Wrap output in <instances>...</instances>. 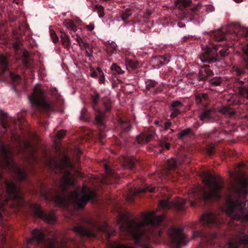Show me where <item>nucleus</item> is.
Wrapping results in <instances>:
<instances>
[{
	"label": "nucleus",
	"instance_id": "nucleus-1",
	"mask_svg": "<svg viewBox=\"0 0 248 248\" xmlns=\"http://www.w3.org/2000/svg\"><path fill=\"white\" fill-rule=\"evenodd\" d=\"M210 35L217 42H221L228 39L240 40V45L243 51V55L239 63L232 66V71L234 76L239 78L233 79L234 87L237 89L240 95L248 99V90L244 86V81L240 78L248 75V31L247 29L240 26L238 23H232L229 27L211 31Z\"/></svg>",
	"mask_w": 248,
	"mask_h": 248
},
{
	"label": "nucleus",
	"instance_id": "nucleus-2",
	"mask_svg": "<svg viewBox=\"0 0 248 248\" xmlns=\"http://www.w3.org/2000/svg\"><path fill=\"white\" fill-rule=\"evenodd\" d=\"M165 217L163 215L156 216L154 212L143 215L142 220L137 222L135 220H125L122 221L119 229L125 238H131L135 243L141 248H151L149 245L151 236L153 231L147 230V227L159 226L163 221ZM112 248H136L132 246L115 242Z\"/></svg>",
	"mask_w": 248,
	"mask_h": 248
},
{
	"label": "nucleus",
	"instance_id": "nucleus-3",
	"mask_svg": "<svg viewBox=\"0 0 248 248\" xmlns=\"http://www.w3.org/2000/svg\"><path fill=\"white\" fill-rule=\"evenodd\" d=\"M203 182L209 190L198 187L194 191V200H189L191 206H201L202 202L207 204L210 201L219 202L222 198L221 191L224 186L223 179L220 176L213 175L209 171L202 173Z\"/></svg>",
	"mask_w": 248,
	"mask_h": 248
},
{
	"label": "nucleus",
	"instance_id": "nucleus-4",
	"mask_svg": "<svg viewBox=\"0 0 248 248\" xmlns=\"http://www.w3.org/2000/svg\"><path fill=\"white\" fill-rule=\"evenodd\" d=\"M248 178L245 177L241 178L239 181V187L236 188L238 196V199L233 200L230 197H228L226 202L227 213L235 219L243 217L245 220L248 222V213H245L246 204L240 200V198L246 196L248 194Z\"/></svg>",
	"mask_w": 248,
	"mask_h": 248
},
{
	"label": "nucleus",
	"instance_id": "nucleus-5",
	"mask_svg": "<svg viewBox=\"0 0 248 248\" xmlns=\"http://www.w3.org/2000/svg\"><path fill=\"white\" fill-rule=\"evenodd\" d=\"M3 169L7 170L19 181L27 178L26 169L22 168L17 164L13 159V153L10 145L6 146L0 140V170Z\"/></svg>",
	"mask_w": 248,
	"mask_h": 248
},
{
	"label": "nucleus",
	"instance_id": "nucleus-6",
	"mask_svg": "<svg viewBox=\"0 0 248 248\" xmlns=\"http://www.w3.org/2000/svg\"><path fill=\"white\" fill-rule=\"evenodd\" d=\"M23 200L20 188L12 181H9L0 173V211L3 210L4 205L10 201L14 204L19 205ZM3 216L0 212V222Z\"/></svg>",
	"mask_w": 248,
	"mask_h": 248
},
{
	"label": "nucleus",
	"instance_id": "nucleus-7",
	"mask_svg": "<svg viewBox=\"0 0 248 248\" xmlns=\"http://www.w3.org/2000/svg\"><path fill=\"white\" fill-rule=\"evenodd\" d=\"M48 164L51 170L62 175L60 187L62 192H67V186L74 184L70 170L73 169L74 166L70 158L65 155L59 161L51 158Z\"/></svg>",
	"mask_w": 248,
	"mask_h": 248
},
{
	"label": "nucleus",
	"instance_id": "nucleus-8",
	"mask_svg": "<svg viewBox=\"0 0 248 248\" xmlns=\"http://www.w3.org/2000/svg\"><path fill=\"white\" fill-rule=\"evenodd\" d=\"M32 107L35 109L34 115L43 112L49 114L55 110L56 103L46 96L45 91L39 86H35L32 94L29 96Z\"/></svg>",
	"mask_w": 248,
	"mask_h": 248
},
{
	"label": "nucleus",
	"instance_id": "nucleus-9",
	"mask_svg": "<svg viewBox=\"0 0 248 248\" xmlns=\"http://www.w3.org/2000/svg\"><path fill=\"white\" fill-rule=\"evenodd\" d=\"M229 53L230 51L227 47H223L220 44H216L212 46H202V52L199 56L202 62L211 64L212 66L219 68L222 67L220 56L225 57Z\"/></svg>",
	"mask_w": 248,
	"mask_h": 248
},
{
	"label": "nucleus",
	"instance_id": "nucleus-10",
	"mask_svg": "<svg viewBox=\"0 0 248 248\" xmlns=\"http://www.w3.org/2000/svg\"><path fill=\"white\" fill-rule=\"evenodd\" d=\"M100 97L99 94L95 92L91 95V102L92 107L95 111V121L98 129V139L102 144H104L106 136V127L104 123L105 113L99 107Z\"/></svg>",
	"mask_w": 248,
	"mask_h": 248
},
{
	"label": "nucleus",
	"instance_id": "nucleus-11",
	"mask_svg": "<svg viewBox=\"0 0 248 248\" xmlns=\"http://www.w3.org/2000/svg\"><path fill=\"white\" fill-rule=\"evenodd\" d=\"M80 194L77 191L71 192L70 196L73 200L74 207L77 209H83L89 201H94L96 196V193L91 190L89 188L83 186Z\"/></svg>",
	"mask_w": 248,
	"mask_h": 248
},
{
	"label": "nucleus",
	"instance_id": "nucleus-12",
	"mask_svg": "<svg viewBox=\"0 0 248 248\" xmlns=\"http://www.w3.org/2000/svg\"><path fill=\"white\" fill-rule=\"evenodd\" d=\"M175 5L182 14L181 18L189 17L190 19L197 18L198 11L202 7L201 4H198L196 7H192L191 0H177Z\"/></svg>",
	"mask_w": 248,
	"mask_h": 248
},
{
	"label": "nucleus",
	"instance_id": "nucleus-13",
	"mask_svg": "<svg viewBox=\"0 0 248 248\" xmlns=\"http://www.w3.org/2000/svg\"><path fill=\"white\" fill-rule=\"evenodd\" d=\"M8 66L7 57L0 55V82L7 79L11 80L14 84H18L21 80L20 77L10 71Z\"/></svg>",
	"mask_w": 248,
	"mask_h": 248
},
{
	"label": "nucleus",
	"instance_id": "nucleus-14",
	"mask_svg": "<svg viewBox=\"0 0 248 248\" xmlns=\"http://www.w3.org/2000/svg\"><path fill=\"white\" fill-rule=\"evenodd\" d=\"M168 235L171 248H181L182 246L186 244L183 229L172 227L168 231Z\"/></svg>",
	"mask_w": 248,
	"mask_h": 248
},
{
	"label": "nucleus",
	"instance_id": "nucleus-15",
	"mask_svg": "<svg viewBox=\"0 0 248 248\" xmlns=\"http://www.w3.org/2000/svg\"><path fill=\"white\" fill-rule=\"evenodd\" d=\"M199 118L202 123H220L218 118L216 116V112L213 108H201L198 109Z\"/></svg>",
	"mask_w": 248,
	"mask_h": 248
},
{
	"label": "nucleus",
	"instance_id": "nucleus-16",
	"mask_svg": "<svg viewBox=\"0 0 248 248\" xmlns=\"http://www.w3.org/2000/svg\"><path fill=\"white\" fill-rule=\"evenodd\" d=\"M31 207L33 215L45 221L48 223L53 224L56 221V217L54 211L46 213L43 211L40 206L37 204H31Z\"/></svg>",
	"mask_w": 248,
	"mask_h": 248
},
{
	"label": "nucleus",
	"instance_id": "nucleus-17",
	"mask_svg": "<svg viewBox=\"0 0 248 248\" xmlns=\"http://www.w3.org/2000/svg\"><path fill=\"white\" fill-rule=\"evenodd\" d=\"M201 220L204 226L209 228L217 226L220 224L216 214L210 211L204 213L201 217Z\"/></svg>",
	"mask_w": 248,
	"mask_h": 248
},
{
	"label": "nucleus",
	"instance_id": "nucleus-18",
	"mask_svg": "<svg viewBox=\"0 0 248 248\" xmlns=\"http://www.w3.org/2000/svg\"><path fill=\"white\" fill-rule=\"evenodd\" d=\"M186 203V201L185 200H181L176 203H173L168 200H162L159 202V206L163 210H167L174 207L178 211L182 212L185 209Z\"/></svg>",
	"mask_w": 248,
	"mask_h": 248
},
{
	"label": "nucleus",
	"instance_id": "nucleus-19",
	"mask_svg": "<svg viewBox=\"0 0 248 248\" xmlns=\"http://www.w3.org/2000/svg\"><path fill=\"white\" fill-rule=\"evenodd\" d=\"M74 232L80 235L81 239L84 237H95V233L91 229L87 228L80 224H77L73 228Z\"/></svg>",
	"mask_w": 248,
	"mask_h": 248
},
{
	"label": "nucleus",
	"instance_id": "nucleus-20",
	"mask_svg": "<svg viewBox=\"0 0 248 248\" xmlns=\"http://www.w3.org/2000/svg\"><path fill=\"white\" fill-rule=\"evenodd\" d=\"M195 101L197 105L202 108L207 107L210 100L208 95L206 93H197L195 94Z\"/></svg>",
	"mask_w": 248,
	"mask_h": 248
},
{
	"label": "nucleus",
	"instance_id": "nucleus-21",
	"mask_svg": "<svg viewBox=\"0 0 248 248\" xmlns=\"http://www.w3.org/2000/svg\"><path fill=\"white\" fill-rule=\"evenodd\" d=\"M169 61L170 60L167 55H158L152 59L151 63L154 68L158 69L163 64L168 63Z\"/></svg>",
	"mask_w": 248,
	"mask_h": 248
},
{
	"label": "nucleus",
	"instance_id": "nucleus-22",
	"mask_svg": "<svg viewBox=\"0 0 248 248\" xmlns=\"http://www.w3.org/2000/svg\"><path fill=\"white\" fill-rule=\"evenodd\" d=\"M124 168L131 170H134L138 165H140V162L134 156L124 157Z\"/></svg>",
	"mask_w": 248,
	"mask_h": 248
},
{
	"label": "nucleus",
	"instance_id": "nucleus-23",
	"mask_svg": "<svg viewBox=\"0 0 248 248\" xmlns=\"http://www.w3.org/2000/svg\"><path fill=\"white\" fill-rule=\"evenodd\" d=\"M214 72L209 69L208 65H204L200 70L198 74V80L199 81H205L207 78L212 75Z\"/></svg>",
	"mask_w": 248,
	"mask_h": 248
},
{
	"label": "nucleus",
	"instance_id": "nucleus-24",
	"mask_svg": "<svg viewBox=\"0 0 248 248\" xmlns=\"http://www.w3.org/2000/svg\"><path fill=\"white\" fill-rule=\"evenodd\" d=\"M24 149L25 150H29L30 152V156L34 162H37V158L36 156V149L34 145H33L30 141L27 140H24L23 142Z\"/></svg>",
	"mask_w": 248,
	"mask_h": 248
},
{
	"label": "nucleus",
	"instance_id": "nucleus-25",
	"mask_svg": "<svg viewBox=\"0 0 248 248\" xmlns=\"http://www.w3.org/2000/svg\"><path fill=\"white\" fill-rule=\"evenodd\" d=\"M146 89L153 95H155L161 92L160 88L157 87V83L155 80H148L145 81Z\"/></svg>",
	"mask_w": 248,
	"mask_h": 248
},
{
	"label": "nucleus",
	"instance_id": "nucleus-26",
	"mask_svg": "<svg viewBox=\"0 0 248 248\" xmlns=\"http://www.w3.org/2000/svg\"><path fill=\"white\" fill-rule=\"evenodd\" d=\"M0 124L4 129H9L13 135V130L11 128L7 114L1 110H0Z\"/></svg>",
	"mask_w": 248,
	"mask_h": 248
},
{
	"label": "nucleus",
	"instance_id": "nucleus-27",
	"mask_svg": "<svg viewBox=\"0 0 248 248\" xmlns=\"http://www.w3.org/2000/svg\"><path fill=\"white\" fill-rule=\"evenodd\" d=\"M153 137L152 133H142L137 137V141L139 144H145L151 140Z\"/></svg>",
	"mask_w": 248,
	"mask_h": 248
},
{
	"label": "nucleus",
	"instance_id": "nucleus-28",
	"mask_svg": "<svg viewBox=\"0 0 248 248\" xmlns=\"http://www.w3.org/2000/svg\"><path fill=\"white\" fill-rule=\"evenodd\" d=\"M194 136V133L191 128H187L182 130L178 133V139L181 140H183L186 138H191Z\"/></svg>",
	"mask_w": 248,
	"mask_h": 248
},
{
	"label": "nucleus",
	"instance_id": "nucleus-29",
	"mask_svg": "<svg viewBox=\"0 0 248 248\" xmlns=\"http://www.w3.org/2000/svg\"><path fill=\"white\" fill-rule=\"evenodd\" d=\"M219 112L227 118H232L236 113V111L233 108L225 106L221 107L219 109Z\"/></svg>",
	"mask_w": 248,
	"mask_h": 248
},
{
	"label": "nucleus",
	"instance_id": "nucleus-30",
	"mask_svg": "<svg viewBox=\"0 0 248 248\" xmlns=\"http://www.w3.org/2000/svg\"><path fill=\"white\" fill-rule=\"evenodd\" d=\"M117 46L114 42L107 43L105 46V51L107 55L109 57H111L113 54H114L117 50Z\"/></svg>",
	"mask_w": 248,
	"mask_h": 248
},
{
	"label": "nucleus",
	"instance_id": "nucleus-31",
	"mask_svg": "<svg viewBox=\"0 0 248 248\" xmlns=\"http://www.w3.org/2000/svg\"><path fill=\"white\" fill-rule=\"evenodd\" d=\"M59 35L61 37L62 45L65 48H69L71 45L69 36L62 31H60V34Z\"/></svg>",
	"mask_w": 248,
	"mask_h": 248
},
{
	"label": "nucleus",
	"instance_id": "nucleus-32",
	"mask_svg": "<svg viewBox=\"0 0 248 248\" xmlns=\"http://www.w3.org/2000/svg\"><path fill=\"white\" fill-rule=\"evenodd\" d=\"M172 140V138L171 136L168 135L165 136L163 140L160 141V146L162 148H165L169 150L170 149V142Z\"/></svg>",
	"mask_w": 248,
	"mask_h": 248
},
{
	"label": "nucleus",
	"instance_id": "nucleus-33",
	"mask_svg": "<svg viewBox=\"0 0 248 248\" xmlns=\"http://www.w3.org/2000/svg\"><path fill=\"white\" fill-rule=\"evenodd\" d=\"M126 68L128 70H134L139 66V62L132 60H127L125 62Z\"/></svg>",
	"mask_w": 248,
	"mask_h": 248
},
{
	"label": "nucleus",
	"instance_id": "nucleus-34",
	"mask_svg": "<svg viewBox=\"0 0 248 248\" xmlns=\"http://www.w3.org/2000/svg\"><path fill=\"white\" fill-rule=\"evenodd\" d=\"M119 124L121 128L124 132H127L129 131L131 128L130 122L128 120H123L120 119L119 120Z\"/></svg>",
	"mask_w": 248,
	"mask_h": 248
},
{
	"label": "nucleus",
	"instance_id": "nucleus-35",
	"mask_svg": "<svg viewBox=\"0 0 248 248\" xmlns=\"http://www.w3.org/2000/svg\"><path fill=\"white\" fill-rule=\"evenodd\" d=\"M204 151L210 156L212 155L215 151V145L212 143H206L204 147H203Z\"/></svg>",
	"mask_w": 248,
	"mask_h": 248
},
{
	"label": "nucleus",
	"instance_id": "nucleus-36",
	"mask_svg": "<svg viewBox=\"0 0 248 248\" xmlns=\"http://www.w3.org/2000/svg\"><path fill=\"white\" fill-rule=\"evenodd\" d=\"M110 70H111L112 74L114 75H122L124 73V71L123 70L120 66L118 65L116 63H113L111 67Z\"/></svg>",
	"mask_w": 248,
	"mask_h": 248
},
{
	"label": "nucleus",
	"instance_id": "nucleus-37",
	"mask_svg": "<svg viewBox=\"0 0 248 248\" xmlns=\"http://www.w3.org/2000/svg\"><path fill=\"white\" fill-rule=\"evenodd\" d=\"M168 170H173L176 169L178 167V163L173 158L169 159L167 162Z\"/></svg>",
	"mask_w": 248,
	"mask_h": 248
},
{
	"label": "nucleus",
	"instance_id": "nucleus-38",
	"mask_svg": "<svg viewBox=\"0 0 248 248\" xmlns=\"http://www.w3.org/2000/svg\"><path fill=\"white\" fill-rule=\"evenodd\" d=\"M65 26L68 29L71 30L74 32H76L77 30V27L74 22L70 19L65 20L64 22Z\"/></svg>",
	"mask_w": 248,
	"mask_h": 248
},
{
	"label": "nucleus",
	"instance_id": "nucleus-39",
	"mask_svg": "<svg viewBox=\"0 0 248 248\" xmlns=\"http://www.w3.org/2000/svg\"><path fill=\"white\" fill-rule=\"evenodd\" d=\"M132 11L130 9H127L124 11H123L121 12V17L123 21H124L126 23H128L127 21L129 17L132 15Z\"/></svg>",
	"mask_w": 248,
	"mask_h": 248
},
{
	"label": "nucleus",
	"instance_id": "nucleus-40",
	"mask_svg": "<svg viewBox=\"0 0 248 248\" xmlns=\"http://www.w3.org/2000/svg\"><path fill=\"white\" fill-rule=\"evenodd\" d=\"M22 57L23 59L22 60L25 66L28 67L29 66L30 54L27 50H24L23 52Z\"/></svg>",
	"mask_w": 248,
	"mask_h": 248
},
{
	"label": "nucleus",
	"instance_id": "nucleus-41",
	"mask_svg": "<svg viewBox=\"0 0 248 248\" xmlns=\"http://www.w3.org/2000/svg\"><path fill=\"white\" fill-rule=\"evenodd\" d=\"M210 85L212 87L220 86L222 83V80L220 77H215L209 81Z\"/></svg>",
	"mask_w": 248,
	"mask_h": 248
},
{
	"label": "nucleus",
	"instance_id": "nucleus-42",
	"mask_svg": "<svg viewBox=\"0 0 248 248\" xmlns=\"http://www.w3.org/2000/svg\"><path fill=\"white\" fill-rule=\"evenodd\" d=\"M106 172L108 177L116 178L117 175L111 170L110 166L107 164H104Z\"/></svg>",
	"mask_w": 248,
	"mask_h": 248
},
{
	"label": "nucleus",
	"instance_id": "nucleus-43",
	"mask_svg": "<svg viewBox=\"0 0 248 248\" xmlns=\"http://www.w3.org/2000/svg\"><path fill=\"white\" fill-rule=\"evenodd\" d=\"M72 37L73 38L76 37V41L77 42L81 48L83 49V46H84V44H86L87 43L85 39L80 37L78 34H73L72 35Z\"/></svg>",
	"mask_w": 248,
	"mask_h": 248
},
{
	"label": "nucleus",
	"instance_id": "nucleus-44",
	"mask_svg": "<svg viewBox=\"0 0 248 248\" xmlns=\"http://www.w3.org/2000/svg\"><path fill=\"white\" fill-rule=\"evenodd\" d=\"M103 106L105 108L106 112L109 111L112 107L111 102L108 98H104L103 99Z\"/></svg>",
	"mask_w": 248,
	"mask_h": 248
},
{
	"label": "nucleus",
	"instance_id": "nucleus-45",
	"mask_svg": "<svg viewBox=\"0 0 248 248\" xmlns=\"http://www.w3.org/2000/svg\"><path fill=\"white\" fill-rule=\"evenodd\" d=\"M172 125V123L169 120H163L162 124L161 123V127H162L164 131H167Z\"/></svg>",
	"mask_w": 248,
	"mask_h": 248
},
{
	"label": "nucleus",
	"instance_id": "nucleus-46",
	"mask_svg": "<svg viewBox=\"0 0 248 248\" xmlns=\"http://www.w3.org/2000/svg\"><path fill=\"white\" fill-rule=\"evenodd\" d=\"M51 95L57 101H59L61 98L60 94L58 93V90L56 88H53L50 90Z\"/></svg>",
	"mask_w": 248,
	"mask_h": 248
},
{
	"label": "nucleus",
	"instance_id": "nucleus-47",
	"mask_svg": "<svg viewBox=\"0 0 248 248\" xmlns=\"http://www.w3.org/2000/svg\"><path fill=\"white\" fill-rule=\"evenodd\" d=\"M95 10L97 11L98 16L100 18L104 17V8L100 5L97 4L94 6Z\"/></svg>",
	"mask_w": 248,
	"mask_h": 248
},
{
	"label": "nucleus",
	"instance_id": "nucleus-48",
	"mask_svg": "<svg viewBox=\"0 0 248 248\" xmlns=\"http://www.w3.org/2000/svg\"><path fill=\"white\" fill-rule=\"evenodd\" d=\"M90 224L92 227H96V228H97L98 231H99L100 232H106L107 231V229H108V225H105V226H96V225L95 224V223L92 221H90Z\"/></svg>",
	"mask_w": 248,
	"mask_h": 248
},
{
	"label": "nucleus",
	"instance_id": "nucleus-49",
	"mask_svg": "<svg viewBox=\"0 0 248 248\" xmlns=\"http://www.w3.org/2000/svg\"><path fill=\"white\" fill-rule=\"evenodd\" d=\"M184 106L183 104L179 101H174L170 105L171 108L179 109Z\"/></svg>",
	"mask_w": 248,
	"mask_h": 248
},
{
	"label": "nucleus",
	"instance_id": "nucleus-50",
	"mask_svg": "<svg viewBox=\"0 0 248 248\" xmlns=\"http://www.w3.org/2000/svg\"><path fill=\"white\" fill-rule=\"evenodd\" d=\"M97 70L98 71L99 82L100 84L104 83L105 80L104 74L100 67L97 68Z\"/></svg>",
	"mask_w": 248,
	"mask_h": 248
},
{
	"label": "nucleus",
	"instance_id": "nucleus-51",
	"mask_svg": "<svg viewBox=\"0 0 248 248\" xmlns=\"http://www.w3.org/2000/svg\"><path fill=\"white\" fill-rule=\"evenodd\" d=\"M155 187L152 188H149L148 187L144 188V189L140 188V189L136 190V191L135 193V194L138 195L141 193H145L146 192V191H149L150 192H153L155 191Z\"/></svg>",
	"mask_w": 248,
	"mask_h": 248
},
{
	"label": "nucleus",
	"instance_id": "nucleus-52",
	"mask_svg": "<svg viewBox=\"0 0 248 248\" xmlns=\"http://www.w3.org/2000/svg\"><path fill=\"white\" fill-rule=\"evenodd\" d=\"M50 35L53 43L56 44L59 42V37L55 31L50 30Z\"/></svg>",
	"mask_w": 248,
	"mask_h": 248
},
{
	"label": "nucleus",
	"instance_id": "nucleus-53",
	"mask_svg": "<svg viewBox=\"0 0 248 248\" xmlns=\"http://www.w3.org/2000/svg\"><path fill=\"white\" fill-rule=\"evenodd\" d=\"M170 110L171 112L170 115V117L172 119L177 117L178 115L181 113V111L179 109L170 108Z\"/></svg>",
	"mask_w": 248,
	"mask_h": 248
},
{
	"label": "nucleus",
	"instance_id": "nucleus-54",
	"mask_svg": "<svg viewBox=\"0 0 248 248\" xmlns=\"http://www.w3.org/2000/svg\"><path fill=\"white\" fill-rule=\"evenodd\" d=\"M239 242L240 244H243L245 245H248V235L244 234L239 239Z\"/></svg>",
	"mask_w": 248,
	"mask_h": 248
},
{
	"label": "nucleus",
	"instance_id": "nucleus-55",
	"mask_svg": "<svg viewBox=\"0 0 248 248\" xmlns=\"http://www.w3.org/2000/svg\"><path fill=\"white\" fill-rule=\"evenodd\" d=\"M57 202L60 205H66L67 204L66 201L62 198L61 196H59L57 198Z\"/></svg>",
	"mask_w": 248,
	"mask_h": 248
},
{
	"label": "nucleus",
	"instance_id": "nucleus-56",
	"mask_svg": "<svg viewBox=\"0 0 248 248\" xmlns=\"http://www.w3.org/2000/svg\"><path fill=\"white\" fill-rule=\"evenodd\" d=\"M87 110L85 108H83L80 112V119L85 120Z\"/></svg>",
	"mask_w": 248,
	"mask_h": 248
},
{
	"label": "nucleus",
	"instance_id": "nucleus-57",
	"mask_svg": "<svg viewBox=\"0 0 248 248\" xmlns=\"http://www.w3.org/2000/svg\"><path fill=\"white\" fill-rule=\"evenodd\" d=\"M65 135V131L63 130L59 131L57 133V137L59 139H62L64 138Z\"/></svg>",
	"mask_w": 248,
	"mask_h": 248
},
{
	"label": "nucleus",
	"instance_id": "nucleus-58",
	"mask_svg": "<svg viewBox=\"0 0 248 248\" xmlns=\"http://www.w3.org/2000/svg\"><path fill=\"white\" fill-rule=\"evenodd\" d=\"M24 116L22 114V117H20L19 116H18L17 117V120H16V119H11V121L14 123V125H16V123L18 122L19 123H21L23 121H24Z\"/></svg>",
	"mask_w": 248,
	"mask_h": 248
},
{
	"label": "nucleus",
	"instance_id": "nucleus-59",
	"mask_svg": "<svg viewBox=\"0 0 248 248\" xmlns=\"http://www.w3.org/2000/svg\"><path fill=\"white\" fill-rule=\"evenodd\" d=\"M20 44L21 43L18 41H17L14 43L13 47L16 51H17L19 49Z\"/></svg>",
	"mask_w": 248,
	"mask_h": 248
},
{
	"label": "nucleus",
	"instance_id": "nucleus-60",
	"mask_svg": "<svg viewBox=\"0 0 248 248\" xmlns=\"http://www.w3.org/2000/svg\"><path fill=\"white\" fill-rule=\"evenodd\" d=\"M203 9L206 10L208 13L212 12L214 11V8L212 5L204 6Z\"/></svg>",
	"mask_w": 248,
	"mask_h": 248
},
{
	"label": "nucleus",
	"instance_id": "nucleus-61",
	"mask_svg": "<svg viewBox=\"0 0 248 248\" xmlns=\"http://www.w3.org/2000/svg\"><path fill=\"white\" fill-rule=\"evenodd\" d=\"M227 248H237L235 243L232 242H229L227 244Z\"/></svg>",
	"mask_w": 248,
	"mask_h": 248
},
{
	"label": "nucleus",
	"instance_id": "nucleus-62",
	"mask_svg": "<svg viewBox=\"0 0 248 248\" xmlns=\"http://www.w3.org/2000/svg\"><path fill=\"white\" fill-rule=\"evenodd\" d=\"M76 154H77V158L76 160L78 163L79 161V156L82 154V151L79 149H78L76 151Z\"/></svg>",
	"mask_w": 248,
	"mask_h": 248
},
{
	"label": "nucleus",
	"instance_id": "nucleus-63",
	"mask_svg": "<svg viewBox=\"0 0 248 248\" xmlns=\"http://www.w3.org/2000/svg\"><path fill=\"white\" fill-rule=\"evenodd\" d=\"M91 47H92L90 46L89 44L87 42L86 44H84V46H83V49H82L85 50V51H86V50L90 49V48H91Z\"/></svg>",
	"mask_w": 248,
	"mask_h": 248
},
{
	"label": "nucleus",
	"instance_id": "nucleus-64",
	"mask_svg": "<svg viewBox=\"0 0 248 248\" xmlns=\"http://www.w3.org/2000/svg\"><path fill=\"white\" fill-rule=\"evenodd\" d=\"M94 26L93 24H90L86 26V28L90 31H92V30H93L94 29Z\"/></svg>",
	"mask_w": 248,
	"mask_h": 248
}]
</instances>
